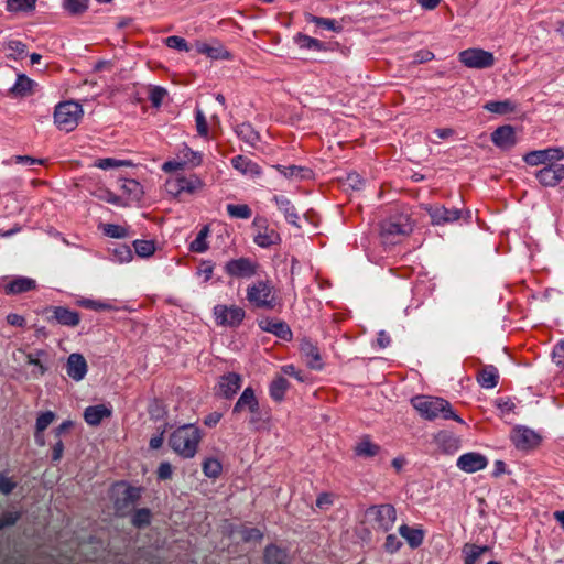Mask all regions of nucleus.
Segmentation results:
<instances>
[{
  "mask_svg": "<svg viewBox=\"0 0 564 564\" xmlns=\"http://www.w3.org/2000/svg\"><path fill=\"white\" fill-rule=\"evenodd\" d=\"M564 159V151L561 148H547L534 150L523 155V161L530 166L554 164Z\"/></svg>",
  "mask_w": 564,
  "mask_h": 564,
  "instance_id": "13",
  "label": "nucleus"
},
{
  "mask_svg": "<svg viewBox=\"0 0 564 564\" xmlns=\"http://www.w3.org/2000/svg\"><path fill=\"white\" fill-rule=\"evenodd\" d=\"M246 299L253 308L273 311L280 304L270 278L257 280L247 286Z\"/></svg>",
  "mask_w": 564,
  "mask_h": 564,
  "instance_id": "4",
  "label": "nucleus"
},
{
  "mask_svg": "<svg viewBox=\"0 0 564 564\" xmlns=\"http://www.w3.org/2000/svg\"><path fill=\"white\" fill-rule=\"evenodd\" d=\"M535 177L545 187H555L564 180V164H549L535 172Z\"/></svg>",
  "mask_w": 564,
  "mask_h": 564,
  "instance_id": "16",
  "label": "nucleus"
},
{
  "mask_svg": "<svg viewBox=\"0 0 564 564\" xmlns=\"http://www.w3.org/2000/svg\"><path fill=\"white\" fill-rule=\"evenodd\" d=\"M402 546V541L395 534H388L383 549L387 553H397Z\"/></svg>",
  "mask_w": 564,
  "mask_h": 564,
  "instance_id": "63",
  "label": "nucleus"
},
{
  "mask_svg": "<svg viewBox=\"0 0 564 564\" xmlns=\"http://www.w3.org/2000/svg\"><path fill=\"white\" fill-rule=\"evenodd\" d=\"M242 384V377L237 372H227L219 377L218 383L215 387V395L224 399H232L240 390Z\"/></svg>",
  "mask_w": 564,
  "mask_h": 564,
  "instance_id": "14",
  "label": "nucleus"
},
{
  "mask_svg": "<svg viewBox=\"0 0 564 564\" xmlns=\"http://www.w3.org/2000/svg\"><path fill=\"white\" fill-rule=\"evenodd\" d=\"M553 361L564 369V340L558 343L552 351Z\"/></svg>",
  "mask_w": 564,
  "mask_h": 564,
  "instance_id": "64",
  "label": "nucleus"
},
{
  "mask_svg": "<svg viewBox=\"0 0 564 564\" xmlns=\"http://www.w3.org/2000/svg\"><path fill=\"white\" fill-rule=\"evenodd\" d=\"M210 235L209 226H204L197 234L196 238L189 243V251L195 253H203L208 250L209 245L207 238Z\"/></svg>",
  "mask_w": 564,
  "mask_h": 564,
  "instance_id": "40",
  "label": "nucleus"
},
{
  "mask_svg": "<svg viewBox=\"0 0 564 564\" xmlns=\"http://www.w3.org/2000/svg\"><path fill=\"white\" fill-rule=\"evenodd\" d=\"M293 40L301 50H310L315 52H324L327 50V45L324 42L303 33L295 34Z\"/></svg>",
  "mask_w": 564,
  "mask_h": 564,
  "instance_id": "32",
  "label": "nucleus"
},
{
  "mask_svg": "<svg viewBox=\"0 0 564 564\" xmlns=\"http://www.w3.org/2000/svg\"><path fill=\"white\" fill-rule=\"evenodd\" d=\"M79 306L93 310V311H108L111 308V305L105 302L95 301L90 299H82L78 301Z\"/></svg>",
  "mask_w": 564,
  "mask_h": 564,
  "instance_id": "60",
  "label": "nucleus"
},
{
  "mask_svg": "<svg viewBox=\"0 0 564 564\" xmlns=\"http://www.w3.org/2000/svg\"><path fill=\"white\" fill-rule=\"evenodd\" d=\"M272 200L275 203L279 210L284 215L285 220L290 225L300 228V216L292 202L284 195H274Z\"/></svg>",
  "mask_w": 564,
  "mask_h": 564,
  "instance_id": "25",
  "label": "nucleus"
},
{
  "mask_svg": "<svg viewBox=\"0 0 564 564\" xmlns=\"http://www.w3.org/2000/svg\"><path fill=\"white\" fill-rule=\"evenodd\" d=\"M175 186L177 192L194 193L203 186V182L196 175H191L189 177L181 176L176 178Z\"/></svg>",
  "mask_w": 564,
  "mask_h": 564,
  "instance_id": "42",
  "label": "nucleus"
},
{
  "mask_svg": "<svg viewBox=\"0 0 564 564\" xmlns=\"http://www.w3.org/2000/svg\"><path fill=\"white\" fill-rule=\"evenodd\" d=\"M200 440L202 433L198 427L193 424H184L171 433L167 443L183 458H192L197 452Z\"/></svg>",
  "mask_w": 564,
  "mask_h": 564,
  "instance_id": "3",
  "label": "nucleus"
},
{
  "mask_svg": "<svg viewBox=\"0 0 564 564\" xmlns=\"http://www.w3.org/2000/svg\"><path fill=\"white\" fill-rule=\"evenodd\" d=\"M89 0H64V8L73 15L80 14L88 9Z\"/></svg>",
  "mask_w": 564,
  "mask_h": 564,
  "instance_id": "56",
  "label": "nucleus"
},
{
  "mask_svg": "<svg viewBox=\"0 0 564 564\" xmlns=\"http://www.w3.org/2000/svg\"><path fill=\"white\" fill-rule=\"evenodd\" d=\"M33 85L34 82L32 79L24 74H20L14 85L10 88V93L15 96H26L32 93Z\"/></svg>",
  "mask_w": 564,
  "mask_h": 564,
  "instance_id": "44",
  "label": "nucleus"
},
{
  "mask_svg": "<svg viewBox=\"0 0 564 564\" xmlns=\"http://www.w3.org/2000/svg\"><path fill=\"white\" fill-rule=\"evenodd\" d=\"M246 411L250 414L247 420L250 430L261 431L267 429L271 419L270 409L260 404L251 387H247L242 391L237 402L234 404L232 414L238 415Z\"/></svg>",
  "mask_w": 564,
  "mask_h": 564,
  "instance_id": "1",
  "label": "nucleus"
},
{
  "mask_svg": "<svg viewBox=\"0 0 564 564\" xmlns=\"http://www.w3.org/2000/svg\"><path fill=\"white\" fill-rule=\"evenodd\" d=\"M263 564H289L288 553L275 544H269L263 552Z\"/></svg>",
  "mask_w": 564,
  "mask_h": 564,
  "instance_id": "31",
  "label": "nucleus"
},
{
  "mask_svg": "<svg viewBox=\"0 0 564 564\" xmlns=\"http://www.w3.org/2000/svg\"><path fill=\"white\" fill-rule=\"evenodd\" d=\"M489 551L490 547L487 545L466 543L462 549L464 564H477L481 555Z\"/></svg>",
  "mask_w": 564,
  "mask_h": 564,
  "instance_id": "34",
  "label": "nucleus"
},
{
  "mask_svg": "<svg viewBox=\"0 0 564 564\" xmlns=\"http://www.w3.org/2000/svg\"><path fill=\"white\" fill-rule=\"evenodd\" d=\"M203 473L208 478H217L220 476L223 466L216 458H207L203 462Z\"/></svg>",
  "mask_w": 564,
  "mask_h": 564,
  "instance_id": "50",
  "label": "nucleus"
},
{
  "mask_svg": "<svg viewBox=\"0 0 564 564\" xmlns=\"http://www.w3.org/2000/svg\"><path fill=\"white\" fill-rule=\"evenodd\" d=\"M181 160L184 165H189L192 167L199 166L203 162V155L198 151H194L188 145L184 144L180 150Z\"/></svg>",
  "mask_w": 564,
  "mask_h": 564,
  "instance_id": "45",
  "label": "nucleus"
},
{
  "mask_svg": "<svg viewBox=\"0 0 564 564\" xmlns=\"http://www.w3.org/2000/svg\"><path fill=\"white\" fill-rule=\"evenodd\" d=\"M259 263L250 258L240 257L227 261L224 272L234 279H250L257 274Z\"/></svg>",
  "mask_w": 564,
  "mask_h": 564,
  "instance_id": "11",
  "label": "nucleus"
},
{
  "mask_svg": "<svg viewBox=\"0 0 564 564\" xmlns=\"http://www.w3.org/2000/svg\"><path fill=\"white\" fill-rule=\"evenodd\" d=\"M88 371V365L85 357L79 352H73L68 356L66 362V373L75 381L85 378Z\"/></svg>",
  "mask_w": 564,
  "mask_h": 564,
  "instance_id": "23",
  "label": "nucleus"
},
{
  "mask_svg": "<svg viewBox=\"0 0 564 564\" xmlns=\"http://www.w3.org/2000/svg\"><path fill=\"white\" fill-rule=\"evenodd\" d=\"M37 0H7L6 9L12 13H29L35 10Z\"/></svg>",
  "mask_w": 564,
  "mask_h": 564,
  "instance_id": "43",
  "label": "nucleus"
},
{
  "mask_svg": "<svg viewBox=\"0 0 564 564\" xmlns=\"http://www.w3.org/2000/svg\"><path fill=\"white\" fill-rule=\"evenodd\" d=\"M411 405L417 411L420 416L427 421L454 420L464 424V420L455 413L452 404L438 397L432 395H415L411 399Z\"/></svg>",
  "mask_w": 564,
  "mask_h": 564,
  "instance_id": "2",
  "label": "nucleus"
},
{
  "mask_svg": "<svg viewBox=\"0 0 564 564\" xmlns=\"http://www.w3.org/2000/svg\"><path fill=\"white\" fill-rule=\"evenodd\" d=\"M257 323L261 330L273 334L282 340L291 341L293 338V333L284 321L262 317L258 319Z\"/></svg>",
  "mask_w": 564,
  "mask_h": 564,
  "instance_id": "17",
  "label": "nucleus"
},
{
  "mask_svg": "<svg viewBox=\"0 0 564 564\" xmlns=\"http://www.w3.org/2000/svg\"><path fill=\"white\" fill-rule=\"evenodd\" d=\"M511 440L513 445L522 451L535 448L541 443V436L533 430L524 426L516 429L511 435Z\"/></svg>",
  "mask_w": 564,
  "mask_h": 564,
  "instance_id": "18",
  "label": "nucleus"
},
{
  "mask_svg": "<svg viewBox=\"0 0 564 564\" xmlns=\"http://www.w3.org/2000/svg\"><path fill=\"white\" fill-rule=\"evenodd\" d=\"M434 442L446 454H453L458 451L460 441L448 431H440L434 435Z\"/></svg>",
  "mask_w": 564,
  "mask_h": 564,
  "instance_id": "27",
  "label": "nucleus"
},
{
  "mask_svg": "<svg viewBox=\"0 0 564 564\" xmlns=\"http://www.w3.org/2000/svg\"><path fill=\"white\" fill-rule=\"evenodd\" d=\"M96 167L101 170H111V169H118L122 166H132V162L128 160H118L115 158H104L98 159L95 164Z\"/></svg>",
  "mask_w": 564,
  "mask_h": 564,
  "instance_id": "49",
  "label": "nucleus"
},
{
  "mask_svg": "<svg viewBox=\"0 0 564 564\" xmlns=\"http://www.w3.org/2000/svg\"><path fill=\"white\" fill-rule=\"evenodd\" d=\"M477 382L484 389H494L499 382V371L494 365L484 366L477 373Z\"/></svg>",
  "mask_w": 564,
  "mask_h": 564,
  "instance_id": "28",
  "label": "nucleus"
},
{
  "mask_svg": "<svg viewBox=\"0 0 564 564\" xmlns=\"http://www.w3.org/2000/svg\"><path fill=\"white\" fill-rule=\"evenodd\" d=\"M213 315L218 326L237 328L243 322L246 311L238 305L217 304L213 308Z\"/></svg>",
  "mask_w": 564,
  "mask_h": 564,
  "instance_id": "8",
  "label": "nucleus"
},
{
  "mask_svg": "<svg viewBox=\"0 0 564 564\" xmlns=\"http://www.w3.org/2000/svg\"><path fill=\"white\" fill-rule=\"evenodd\" d=\"M152 520V512L149 508H140L134 511L131 518V523L138 529H143L150 525Z\"/></svg>",
  "mask_w": 564,
  "mask_h": 564,
  "instance_id": "46",
  "label": "nucleus"
},
{
  "mask_svg": "<svg viewBox=\"0 0 564 564\" xmlns=\"http://www.w3.org/2000/svg\"><path fill=\"white\" fill-rule=\"evenodd\" d=\"M232 167L245 176L257 177L262 174L258 163L245 155H236L230 160Z\"/></svg>",
  "mask_w": 564,
  "mask_h": 564,
  "instance_id": "24",
  "label": "nucleus"
},
{
  "mask_svg": "<svg viewBox=\"0 0 564 564\" xmlns=\"http://www.w3.org/2000/svg\"><path fill=\"white\" fill-rule=\"evenodd\" d=\"M484 109L497 115H508L516 110V105L509 99L491 100L484 105Z\"/></svg>",
  "mask_w": 564,
  "mask_h": 564,
  "instance_id": "41",
  "label": "nucleus"
},
{
  "mask_svg": "<svg viewBox=\"0 0 564 564\" xmlns=\"http://www.w3.org/2000/svg\"><path fill=\"white\" fill-rule=\"evenodd\" d=\"M274 170H276L280 174H282L285 178H297V180H304L308 178L312 174V171L307 167L300 166V165H281L276 164L272 166Z\"/></svg>",
  "mask_w": 564,
  "mask_h": 564,
  "instance_id": "33",
  "label": "nucleus"
},
{
  "mask_svg": "<svg viewBox=\"0 0 564 564\" xmlns=\"http://www.w3.org/2000/svg\"><path fill=\"white\" fill-rule=\"evenodd\" d=\"M398 531L411 549H417L424 541L425 532L420 528H412L408 524H402L399 527Z\"/></svg>",
  "mask_w": 564,
  "mask_h": 564,
  "instance_id": "29",
  "label": "nucleus"
},
{
  "mask_svg": "<svg viewBox=\"0 0 564 564\" xmlns=\"http://www.w3.org/2000/svg\"><path fill=\"white\" fill-rule=\"evenodd\" d=\"M55 419H56V415L54 412H52V411L42 412L36 419L35 438H39V435L42 434Z\"/></svg>",
  "mask_w": 564,
  "mask_h": 564,
  "instance_id": "54",
  "label": "nucleus"
},
{
  "mask_svg": "<svg viewBox=\"0 0 564 564\" xmlns=\"http://www.w3.org/2000/svg\"><path fill=\"white\" fill-rule=\"evenodd\" d=\"M431 223L435 226H443L458 220L463 216L460 208H447L443 205H431L426 208Z\"/></svg>",
  "mask_w": 564,
  "mask_h": 564,
  "instance_id": "15",
  "label": "nucleus"
},
{
  "mask_svg": "<svg viewBox=\"0 0 564 564\" xmlns=\"http://www.w3.org/2000/svg\"><path fill=\"white\" fill-rule=\"evenodd\" d=\"M195 123L198 135L208 137L209 129L204 111L199 108H195Z\"/></svg>",
  "mask_w": 564,
  "mask_h": 564,
  "instance_id": "57",
  "label": "nucleus"
},
{
  "mask_svg": "<svg viewBox=\"0 0 564 564\" xmlns=\"http://www.w3.org/2000/svg\"><path fill=\"white\" fill-rule=\"evenodd\" d=\"M459 62L468 68L486 69L495 65V56L482 48H467L458 54Z\"/></svg>",
  "mask_w": 564,
  "mask_h": 564,
  "instance_id": "10",
  "label": "nucleus"
},
{
  "mask_svg": "<svg viewBox=\"0 0 564 564\" xmlns=\"http://www.w3.org/2000/svg\"><path fill=\"white\" fill-rule=\"evenodd\" d=\"M235 131L240 140L252 147L260 141V134L254 130L252 124L249 122H242L240 124H237Z\"/></svg>",
  "mask_w": 564,
  "mask_h": 564,
  "instance_id": "36",
  "label": "nucleus"
},
{
  "mask_svg": "<svg viewBox=\"0 0 564 564\" xmlns=\"http://www.w3.org/2000/svg\"><path fill=\"white\" fill-rule=\"evenodd\" d=\"M410 216L403 213L390 215L380 224V235L384 243L394 245L400 238L412 232Z\"/></svg>",
  "mask_w": 564,
  "mask_h": 564,
  "instance_id": "5",
  "label": "nucleus"
},
{
  "mask_svg": "<svg viewBox=\"0 0 564 564\" xmlns=\"http://www.w3.org/2000/svg\"><path fill=\"white\" fill-rule=\"evenodd\" d=\"M198 54L206 55L213 59H230L231 54L226 47L218 41L213 40L212 42L196 41L193 45Z\"/></svg>",
  "mask_w": 564,
  "mask_h": 564,
  "instance_id": "20",
  "label": "nucleus"
},
{
  "mask_svg": "<svg viewBox=\"0 0 564 564\" xmlns=\"http://www.w3.org/2000/svg\"><path fill=\"white\" fill-rule=\"evenodd\" d=\"M112 260L118 263H126L132 260L133 253L128 245H116L111 249Z\"/></svg>",
  "mask_w": 564,
  "mask_h": 564,
  "instance_id": "47",
  "label": "nucleus"
},
{
  "mask_svg": "<svg viewBox=\"0 0 564 564\" xmlns=\"http://www.w3.org/2000/svg\"><path fill=\"white\" fill-rule=\"evenodd\" d=\"M45 355V350L42 349L26 355V364L37 368V372H33L34 376H43L47 371V367H45L40 360V358Z\"/></svg>",
  "mask_w": 564,
  "mask_h": 564,
  "instance_id": "52",
  "label": "nucleus"
},
{
  "mask_svg": "<svg viewBox=\"0 0 564 564\" xmlns=\"http://www.w3.org/2000/svg\"><path fill=\"white\" fill-rule=\"evenodd\" d=\"M166 95H167V91L165 88L160 87V86H154L150 90L149 100L151 101V105L153 107L158 108L162 105L163 99L165 98Z\"/></svg>",
  "mask_w": 564,
  "mask_h": 564,
  "instance_id": "62",
  "label": "nucleus"
},
{
  "mask_svg": "<svg viewBox=\"0 0 564 564\" xmlns=\"http://www.w3.org/2000/svg\"><path fill=\"white\" fill-rule=\"evenodd\" d=\"M121 188L124 193L132 196L133 199H140L143 195V189L141 184L132 178H124L122 181Z\"/></svg>",
  "mask_w": 564,
  "mask_h": 564,
  "instance_id": "53",
  "label": "nucleus"
},
{
  "mask_svg": "<svg viewBox=\"0 0 564 564\" xmlns=\"http://www.w3.org/2000/svg\"><path fill=\"white\" fill-rule=\"evenodd\" d=\"M111 415L109 410L104 404L87 406L84 411V420L88 425L97 426L101 421Z\"/></svg>",
  "mask_w": 564,
  "mask_h": 564,
  "instance_id": "30",
  "label": "nucleus"
},
{
  "mask_svg": "<svg viewBox=\"0 0 564 564\" xmlns=\"http://www.w3.org/2000/svg\"><path fill=\"white\" fill-rule=\"evenodd\" d=\"M226 210L231 218L237 219H249L252 215V210L247 204H228Z\"/></svg>",
  "mask_w": 564,
  "mask_h": 564,
  "instance_id": "48",
  "label": "nucleus"
},
{
  "mask_svg": "<svg viewBox=\"0 0 564 564\" xmlns=\"http://www.w3.org/2000/svg\"><path fill=\"white\" fill-rule=\"evenodd\" d=\"M141 498V489L129 486L123 491L122 498L116 501L117 510L128 509L132 507Z\"/></svg>",
  "mask_w": 564,
  "mask_h": 564,
  "instance_id": "37",
  "label": "nucleus"
},
{
  "mask_svg": "<svg viewBox=\"0 0 564 564\" xmlns=\"http://www.w3.org/2000/svg\"><path fill=\"white\" fill-rule=\"evenodd\" d=\"M240 536L243 542H257L262 540L263 533L258 528L243 527L240 530Z\"/></svg>",
  "mask_w": 564,
  "mask_h": 564,
  "instance_id": "59",
  "label": "nucleus"
},
{
  "mask_svg": "<svg viewBox=\"0 0 564 564\" xmlns=\"http://www.w3.org/2000/svg\"><path fill=\"white\" fill-rule=\"evenodd\" d=\"M365 516L375 531L389 532L397 521V510L390 503L370 506Z\"/></svg>",
  "mask_w": 564,
  "mask_h": 564,
  "instance_id": "7",
  "label": "nucleus"
},
{
  "mask_svg": "<svg viewBox=\"0 0 564 564\" xmlns=\"http://www.w3.org/2000/svg\"><path fill=\"white\" fill-rule=\"evenodd\" d=\"M381 447L372 443L369 436H364L355 446V454L359 457L371 458L379 454Z\"/></svg>",
  "mask_w": 564,
  "mask_h": 564,
  "instance_id": "35",
  "label": "nucleus"
},
{
  "mask_svg": "<svg viewBox=\"0 0 564 564\" xmlns=\"http://www.w3.org/2000/svg\"><path fill=\"white\" fill-rule=\"evenodd\" d=\"M133 248L135 253L141 258H148L155 251V245L152 240L137 239L133 241Z\"/></svg>",
  "mask_w": 564,
  "mask_h": 564,
  "instance_id": "51",
  "label": "nucleus"
},
{
  "mask_svg": "<svg viewBox=\"0 0 564 564\" xmlns=\"http://www.w3.org/2000/svg\"><path fill=\"white\" fill-rule=\"evenodd\" d=\"M345 184L354 191H360L365 187L366 180L357 172H351L347 174Z\"/></svg>",
  "mask_w": 564,
  "mask_h": 564,
  "instance_id": "61",
  "label": "nucleus"
},
{
  "mask_svg": "<svg viewBox=\"0 0 564 564\" xmlns=\"http://www.w3.org/2000/svg\"><path fill=\"white\" fill-rule=\"evenodd\" d=\"M456 465L460 470L471 474L485 469L488 459L480 453L469 452L460 455Z\"/></svg>",
  "mask_w": 564,
  "mask_h": 564,
  "instance_id": "21",
  "label": "nucleus"
},
{
  "mask_svg": "<svg viewBox=\"0 0 564 564\" xmlns=\"http://www.w3.org/2000/svg\"><path fill=\"white\" fill-rule=\"evenodd\" d=\"M491 141L497 148L503 151L512 149L517 144L514 128L510 124L498 127L491 133Z\"/></svg>",
  "mask_w": 564,
  "mask_h": 564,
  "instance_id": "22",
  "label": "nucleus"
},
{
  "mask_svg": "<svg viewBox=\"0 0 564 564\" xmlns=\"http://www.w3.org/2000/svg\"><path fill=\"white\" fill-rule=\"evenodd\" d=\"M83 113L82 105L76 101L68 100L59 102L55 107L54 123L59 130L72 132L78 126Z\"/></svg>",
  "mask_w": 564,
  "mask_h": 564,
  "instance_id": "6",
  "label": "nucleus"
},
{
  "mask_svg": "<svg viewBox=\"0 0 564 564\" xmlns=\"http://www.w3.org/2000/svg\"><path fill=\"white\" fill-rule=\"evenodd\" d=\"M165 44L170 48H174L181 52H189L192 46L188 45L187 41L177 35H171L165 39Z\"/></svg>",
  "mask_w": 564,
  "mask_h": 564,
  "instance_id": "58",
  "label": "nucleus"
},
{
  "mask_svg": "<svg viewBox=\"0 0 564 564\" xmlns=\"http://www.w3.org/2000/svg\"><path fill=\"white\" fill-rule=\"evenodd\" d=\"M36 288V281L28 276H17L4 284L3 290L7 295L21 294L32 291Z\"/></svg>",
  "mask_w": 564,
  "mask_h": 564,
  "instance_id": "26",
  "label": "nucleus"
},
{
  "mask_svg": "<svg viewBox=\"0 0 564 564\" xmlns=\"http://www.w3.org/2000/svg\"><path fill=\"white\" fill-rule=\"evenodd\" d=\"M102 231L106 236L122 239L129 236V229L117 224H105Z\"/></svg>",
  "mask_w": 564,
  "mask_h": 564,
  "instance_id": "55",
  "label": "nucleus"
},
{
  "mask_svg": "<svg viewBox=\"0 0 564 564\" xmlns=\"http://www.w3.org/2000/svg\"><path fill=\"white\" fill-rule=\"evenodd\" d=\"M252 227L257 229V234L253 237V242L264 249L281 243V236L274 229L268 225L265 218L256 217L252 223Z\"/></svg>",
  "mask_w": 564,
  "mask_h": 564,
  "instance_id": "12",
  "label": "nucleus"
},
{
  "mask_svg": "<svg viewBox=\"0 0 564 564\" xmlns=\"http://www.w3.org/2000/svg\"><path fill=\"white\" fill-rule=\"evenodd\" d=\"M306 21L310 23H314L316 26L333 31L335 33H340L344 29L343 24L335 19L317 17L313 14H308Z\"/></svg>",
  "mask_w": 564,
  "mask_h": 564,
  "instance_id": "39",
  "label": "nucleus"
},
{
  "mask_svg": "<svg viewBox=\"0 0 564 564\" xmlns=\"http://www.w3.org/2000/svg\"><path fill=\"white\" fill-rule=\"evenodd\" d=\"M300 352L305 359L306 365L313 370H322L323 361L319 348L311 338L304 337L300 341Z\"/></svg>",
  "mask_w": 564,
  "mask_h": 564,
  "instance_id": "19",
  "label": "nucleus"
},
{
  "mask_svg": "<svg viewBox=\"0 0 564 564\" xmlns=\"http://www.w3.org/2000/svg\"><path fill=\"white\" fill-rule=\"evenodd\" d=\"M41 315L48 324L76 327L80 323L79 313L66 306H46L42 310Z\"/></svg>",
  "mask_w": 564,
  "mask_h": 564,
  "instance_id": "9",
  "label": "nucleus"
},
{
  "mask_svg": "<svg viewBox=\"0 0 564 564\" xmlns=\"http://www.w3.org/2000/svg\"><path fill=\"white\" fill-rule=\"evenodd\" d=\"M290 387V382L282 376H278L272 380L269 387V394L272 400L281 402L284 399L285 392Z\"/></svg>",
  "mask_w": 564,
  "mask_h": 564,
  "instance_id": "38",
  "label": "nucleus"
}]
</instances>
